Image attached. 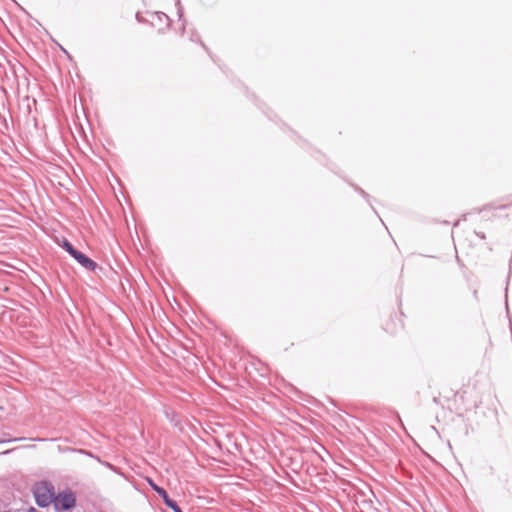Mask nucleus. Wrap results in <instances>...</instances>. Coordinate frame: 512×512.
I'll return each instance as SVG.
<instances>
[{
	"label": "nucleus",
	"mask_w": 512,
	"mask_h": 512,
	"mask_svg": "<svg viewBox=\"0 0 512 512\" xmlns=\"http://www.w3.org/2000/svg\"><path fill=\"white\" fill-rule=\"evenodd\" d=\"M190 40L193 42L200 41L197 33H193L190 37Z\"/></svg>",
	"instance_id": "1a4fd4ad"
},
{
	"label": "nucleus",
	"mask_w": 512,
	"mask_h": 512,
	"mask_svg": "<svg viewBox=\"0 0 512 512\" xmlns=\"http://www.w3.org/2000/svg\"><path fill=\"white\" fill-rule=\"evenodd\" d=\"M53 504L58 512L68 511L76 504V497L72 491H66L54 496Z\"/></svg>",
	"instance_id": "7ed1b4c3"
},
{
	"label": "nucleus",
	"mask_w": 512,
	"mask_h": 512,
	"mask_svg": "<svg viewBox=\"0 0 512 512\" xmlns=\"http://www.w3.org/2000/svg\"><path fill=\"white\" fill-rule=\"evenodd\" d=\"M24 438H15L14 441L23 440Z\"/></svg>",
	"instance_id": "9d476101"
},
{
	"label": "nucleus",
	"mask_w": 512,
	"mask_h": 512,
	"mask_svg": "<svg viewBox=\"0 0 512 512\" xmlns=\"http://www.w3.org/2000/svg\"><path fill=\"white\" fill-rule=\"evenodd\" d=\"M177 5H178V16L179 18L181 19L183 17V8L180 6V0H177Z\"/></svg>",
	"instance_id": "6e6552de"
},
{
	"label": "nucleus",
	"mask_w": 512,
	"mask_h": 512,
	"mask_svg": "<svg viewBox=\"0 0 512 512\" xmlns=\"http://www.w3.org/2000/svg\"><path fill=\"white\" fill-rule=\"evenodd\" d=\"M33 494L35 502L39 507H47L53 503L55 490L48 481H41L34 485Z\"/></svg>",
	"instance_id": "f03ea898"
},
{
	"label": "nucleus",
	"mask_w": 512,
	"mask_h": 512,
	"mask_svg": "<svg viewBox=\"0 0 512 512\" xmlns=\"http://www.w3.org/2000/svg\"><path fill=\"white\" fill-rule=\"evenodd\" d=\"M157 16H158L159 20L165 19L168 23L170 22L169 17L163 12H158Z\"/></svg>",
	"instance_id": "0eeeda50"
},
{
	"label": "nucleus",
	"mask_w": 512,
	"mask_h": 512,
	"mask_svg": "<svg viewBox=\"0 0 512 512\" xmlns=\"http://www.w3.org/2000/svg\"><path fill=\"white\" fill-rule=\"evenodd\" d=\"M72 257L87 270L94 271L97 268V263L80 251H77Z\"/></svg>",
	"instance_id": "39448f33"
},
{
	"label": "nucleus",
	"mask_w": 512,
	"mask_h": 512,
	"mask_svg": "<svg viewBox=\"0 0 512 512\" xmlns=\"http://www.w3.org/2000/svg\"><path fill=\"white\" fill-rule=\"evenodd\" d=\"M182 31H185V23H183Z\"/></svg>",
	"instance_id": "9b49d317"
},
{
	"label": "nucleus",
	"mask_w": 512,
	"mask_h": 512,
	"mask_svg": "<svg viewBox=\"0 0 512 512\" xmlns=\"http://www.w3.org/2000/svg\"><path fill=\"white\" fill-rule=\"evenodd\" d=\"M151 488L162 498L163 502L166 506H168L170 509H172L174 512H183L181 508L178 506L176 501L171 499L166 492V490L162 487H159L152 481H149Z\"/></svg>",
	"instance_id": "20e7f679"
},
{
	"label": "nucleus",
	"mask_w": 512,
	"mask_h": 512,
	"mask_svg": "<svg viewBox=\"0 0 512 512\" xmlns=\"http://www.w3.org/2000/svg\"><path fill=\"white\" fill-rule=\"evenodd\" d=\"M509 215H512V204L495 209H483L477 213L464 214L461 219L456 220L453 224L458 225L461 221H503Z\"/></svg>",
	"instance_id": "f257e3e1"
},
{
	"label": "nucleus",
	"mask_w": 512,
	"mask_h": 512,
	"mask_svg": "<svg viewBox=\"0 0 512 512\" xmlns=\"http://www.w3.org/2000/svg\"><path fill=\"white\" fill-rule=\"evenodd\" d=\"M56 242L60 245L69 255L73 256L78 250H76L73 245L66 239L62 238L61 240L56 238Z\"/></svg>",
	"instance_id": "423d86ee"
},
{
	"label": "nucleus",
	"mask_w": 512,
	"mask_h": 512,
	"mask_svg": "<svg viewBox=\"0 0 512 512\" xmlns=\"http://www.w3.org/2000/svg\"><path fill=\"white\" fill-rule=\"evenodd\" d=\"M62 50H63V52H64L65 54H67V55H68L67 50H65L64 48H62Z\"/></svg>",
	"instance_id": "f8f14e48"
}]
</instances>
